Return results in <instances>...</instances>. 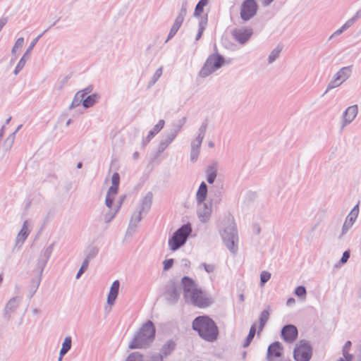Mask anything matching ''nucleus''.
Masks as SVG:
<instances>
[{
	"label": "nucleus",
	"instance_id": "nucleus-1",
	"mask_svg": "<svg viewBox=\"0 0 361 361\" xmlns=\"http://www.w3.org/2000/svg\"><path fill=\"white\" fill-rule=\"evenodd\" d=\"M183 297L185 302L200 308L209 306L213 300L207 294L198 288L195 281L188 276L182 279Z\"/></svg>",
	"mask_w": 361,
	"mask_h": 361
},
{
	"label": "nucleus",
	"instance_id": "nucleus-2",
	"mask_svg": "<svg viewBox=\"0 0 361 361\" xmlns=\"http://www.w3.org/2000/svg\"><path fill=\"white\" fill-rule=\"evenodd\" d=\"M192 329L204 340L213 342L217 338L218 328L214 322L207 316H200L192 322Z\"/></svg>",
	"mask_w": 361,
	"mask_h": 361
},
{
	"label": "nucleus",
	"instance_id": "nucleus-3",
	"mask_svg": "<svg viewBox=\"0 0 361 361\" xmlns=\"http://www.w3.org/2000/svg\"><path fill=\"white\" fill-rule=\"evenodd\" d=\"M155 328L151 321H148L140 328L128 345L129 349L145 348L154 341Z\"/></svg>",
	"mask_w": 361,
	"mask_h": 361
},
{
	"label": "nucleus",
	"instance_id": "nucleus-4",
	"mask_svg": "<svg viewBox=\"0 0 361 361\" xmlns=\"http://www.w3.org/2000/svg\"><path fill=\"white\" fill-rule=\"evenodd\" d=\"M53 249H54V243L47 246L43 250L42 253L40 255V256L39 257V258L37 259V267L38 269V276L35 279H33L31 281V284H30V290H29L30 298L34 295V294L36 293V291L39 286L42 272L44 271V269L52 252H53Z\"/></svg>",
	"mask_w": 361,
	"mask_h": 361
},
{
	"label": "nucleus",
	"instance_id": "nucleus-5",
	"mask_svg": "<svg viewBox=\"0 0 361 361\" xmlns=\"http://www.w3.org/2000/svg\"><path fill=\"white\" fill-rule=\"evenodd\" d=\"M221 235L227 249L231 254L235 255L238 249V236L236 226L233 219L229 221L228 225L224 228Z\"/></svg>",
	"mask_w": 361,
	"mask_h": 361
},
{
	"label": "nucleus",
	"instance_id": "nucleus-6",
	"mask_svg": "<svg viewBox=\"0 0 361 361\" xmlns=\"http://www.w3.org/2000/svg\"><path fill=\"white\" fill-rule=\"evenodd\" d=\"M224 58L218 53L209 55L200 71L199 76L201 78L208 77L219 69L224 65Z\"/></svg>",
	"mask_w": 361,
	"mask_h": 361
},
{
	"label": "nucleus",
	"instance_id": "nucleus-7",
	"mask_svg": "<svg viewBox=\"0 0 361 361\" xmlns=\"http://www.w3.org/2000/svg\"><path fill=\"white\" fill-rule=\"evenodd\" d=\"M192 232V228L189 224H185L173 233L169 239V246L171 250L176 251L182 247L186 242L188 237Z\"/></svg>",
	"mask_w": 361,
	"mask_h": 361
},
{
	"label": "nucleus",
	"instance_id": "nucleus-8",
	"mask_svg": "<svg viewBox=\"0 0 361 361\" xmlns=\"http://www.w3.org/2000/svg\"><path fill=\"white\" fill-rule=\"evenodd\" d=\"M312 354V347L306 341H300L298 343L293 350V357L295 361H309Z\"/></svg>",
	"mask_w": 361,
	"mask_h": 361
},
{
	"label": "nucleus",
	"instance_id": "nucleus-9",
	"mask_svg": "<svg viewBox=\"0 0 361 361\" xmlns=\"http://www.w3.org/2000/svg\"><path fill=\"white\" fill-rule=\"evenodd\" d=\"M352 69L350 66H345L341 68L336 74L334 75L332 79L327 85L326 92L336 88L346 81L351 75Z\"/></svg>",
	"mask_w": 361,
	"mask_h": 361
},
{
	"label": "nucleus",
	"instance_id": "nucleus-10",
	"mask_svg": "<svg viewBox=\"0 0 361 361\" xmlns=\"http://www.w3.org/2000/svg\"><path fill=\"white\" fill-rule=\"evenodd\" d=\"M258 6L255 0H245L240 6V16L243 22H247L257 13Z\"/></svg>",
	"mask_w": 361,
	"mask_h": 361
},
{
	"label": "nucleus",
	"instance_id": "nucleus-11",
	"mask_svg": "<svg viewBox=\"0 0 361 361\" xmlns=\"http://www.w3.org/2000/svg\"><path fill=\"white\" fill-rule=\"evenodd\" d=\"M253 32L251 27H237L232 30L231 36L235 42L243 45L250 40Z\"/></svg>",
	"mask_w": 361,
	"mask_h": 361
},
{
	"label": "nucleus",
	"instance_id": "nucleus-12",
	"mask_svg": "<svg viewBox=\"0 0 361 361\" xmlns=\"http://www.w3.org/2000/svg\"><path fill=\"white\" fill-rule=\"evenodd\" d=\"M197 204V215L199 221L202 224L209 222L212 214V201Z\"/></svg>",
	"mask_w": 361,
	"mask_h": 361
},
{
	"label": "nucleus",
	"instance_id": "nucleus-13",
	"mask_svg": "<svg viewBox=\"0 0 361 361\" xmlns=\"http://www.w3.org/2000/svg\"><path fill=\"white\" fill-rule=\"evenodd\" d=\"M357 114L358 106L357 104H354L346 108L341 116V128L343 129L350 124L357 117Z\"/></svg>",
	"mask_w": 361,
	"mask_h": 361
},
{
	"label": "nucleus",
	"instance_id": "nucleus-14",
	"mask_svg": "<svg viewBox=\"0 0 361 361\" xmlns=\"http://www.w3.org/2000/svg\"><path fill=\"white\" fill-rule=\"evenodd\" d=\"M30 233V229L29 228V222L28 221H25L23 224L21 229L16 235L13 250H20Z\"/></svg>",
	"mask_w": 361,
	"mask_h": 361
},
{
	"label": "nucleus",
	"instance_id": "nucleus-15",
	"mask_svg": "<svg viewBox=\"0 0 361 361\" xmlns=\"http://www.w3.org/2000/svg\"><path fill=\"white\" fill-rule=\"evenodd\" d=\"M186 5V3L183 4L180 11L178 16L176 17V18L175 19V21L169 31L168 37L166 39V42H167L176 34L180 27L181 26L183 22L184 21L185 17L186 16L187 14Z\"/></svg>",
	"mask_w": 361,
	"mask_h": 361
},
{
	"label": "nucleus",
	"instance_id": "nucleus-16",
	"mask_svg": "<svg viewBox=\"0 0 361 361\" xmlns=\"http://www.w3.org/2000/svg\"><path fill=\"white\" fill-rule=\"evenodd\" d=\"M359 214V204H357L351 209L348 215L346 216L344 224L342 226L341 234L343 236L347 233L350 228L353 226Z\"/></svg>",
	"mask_w": 361,
	"mask_h": 361
},
{
	"label": "nucleus",
	"instance_id": "nucleus-17",
	"mask_svg": "<svg viewBox=\"0 0 361 361\" xmlns=\"http://www.w3.org/2000/svg\"><path fill=\"white\" fill-rule=\"evenodd\" d=\"M42 35H43V33L38 35L30 43V44L27 47L26 51L24 53L23 56L20 59V61H18V63H17V65L14 69L13 74L15 75H17L20 73V71L23 68V67L25 66V65L26 63L27 60L29 59V56L30 55L32 50L33 49L34 47L35 46V44H37V42H38L39 38L42 36Z\"/></svg>",
	"mask_w": 361,
	"mask_h": 361
},
{
	"label": "nucleus",
	"instance_id": "nucleus-18",
	"mask_svg": "<svg viewBox=\"0 0 361 361\" xmlns=\"http://www.w3.org/2000/svg\"><path fill=\"white\" fill-rule=\"evenodd\" d=\"M180 290L174 283L167 285L165 292L166 299L171 304L176 302L180 297Z\"/></svg>",
	"mask_w": 361,
	"mask_h": 361
},
{
	"label": "nucleus",
	"instance_id": "nucleus-19",
	"mask_svg": "<svg viewBox=\"0 0 361 361\" xmlns=\"http://www.w3.org/2000/svg\"><path fill=\"white\" fill-rule=\"evenodd\" d=\"M281 336L286 342L293 343L298 336L297 328L293 325H286L281 330Z\"/></svg>",
	"mask_w": 361,
	"mask_h": 361
},
{
	"label": "nucleus",
	"instance_id": "nucleus-20",
	"mask_svg": "<svg viewBox=\"0 0 361 361\" xmlns=\"http://www.w3.org/2000/svg\"><path fill=\"white\" fill-rule=\"evenodd\" d=\"M282 350V345L279 342H274L271 344L267 350V360L269 361H275V357H281Z\"/></svg>",
	"mask_w": 361,
	"mask_h": 361
},
{
	"label": "nucleus",
	"instance_id": "nucleus-21",
	"mask_svg": "<svg viewBox=\"0 0 361 361\" xmlns=\"http://www.w3.org/2000/svg\"><path fill=\"white\" fill-rule=\"evenodd\" d=\"M20 303V298L18 297L11 298L6 304L4 312V315L9 318L12 313H13L18 308Z\"/></svg>",
	"mask_w": 361,
	"mask_h": 361
},
{
	"label": "nucleus",
	"instance_id": "nucleus-22",
	"mask_svg": "<svg viewBox=\"0 0 361 361\" xmlns=\"http://www.w3.org/2000/svg\"><path fill=\"white\" fill-rule=\"evenodd\" d=\"M120 283L118 280L114 281L110 288V290L107 297V304L113 305L118 296Z\"/></svg>",
	"mask_w": 361,
	"mask_h": 361
},
{
	"label": "nucleus",
	"instance_id": "nucleus-23",
	"mask_svg": "<svg viewBox=\"0 0 361 361\" xmlns=\"http://www.w3.org/2000/svg\"><path fill=\"white\" fill-rule=\"evenodd\" d=\"M152 193L151 192H147L146 195L142 198L141 204L137 207V209L142 213L147 214L151 208L152 204Z\"/></svg>",
	"mask_w": 361,
	"mask_h": 361
},
{
	"label": "nucleus",
	"instance_id": "nucleus-24",
	"mask_svg": "<svg viewBox=\"0 0 361 361\" xmlns=\"http://www.w3.org/2000/svg\"><path fill=\"white\" fill-rule=\"evenodd\" d=\"M123 203V199L116 202V204L114 207L112 209H109V211L104 214V220L105 223H110L114 218L116 216V214L119 211Z\"/></svg>",
	"mask_w": 361,
	"mask_h": 361
},
{
	"label": "nucleus",
	"instance_id": "nucleus-25",
	"mask_svg": "<svg viewBox=\"0 0 361 361\" xmlns=\"http://www.w3.org/2000/svg\"><path fill=\"white\" fill-rule=\"evenodd\" d=\"M175 137H173V135H171L169 133H167L163 137V138L161 139L158 145V153L163 152L168 147V146L173 141Z\"/></svg>",
	"mask_w": 361,
	"mask_h": 361
},
{
	"label": "nucleus",
	"instance_id": "nucleus-26",
	"mask_svg": "<svg viewBox=\"0 0 361 361\" xmlns=\"http://www.w3.org/2000/svg\"><path fill=\"white\" fill-rule=\"evenodd\" d=\"M207 196V185L204 182H202L197 192H196V201L197 203L206 202V198Z\"/></svg>",
	"mask_w": 361,
	"mask_h": 361
},
{
	"label": "nucleus",
	"instance_id": "nucleus-27",
	"mask_svg": "<svg viewBox=\"0 0 361 361\" xmlns=\"http://www.w3.org/2000/svg\"><path fill=\"white\" fill-rule=\"evenodd\" d=\"M358 13H357L354 17L351 18L350 19L348 20L339 29L336 30L330 37V39L340 35L343 32L350 27L355 21L356 20L357 18Z\"/></svg>",
	"mask_w": 361,
	"mask_h": 361
},
{
	"label": "nucleus",
	"instance_id": "nucleus-28",
	"mask_svg": "<svg viewBox=\"0 0 361 361\" xmlns=\"http://www.w3.org/2000/svg\"><path fill=\"white\" fill-rule=\"evenodd\" d=\"M164 123V120H160L158 123L154 126L153 129L149 132L145 142H149L151 139L163 128Z\"/></svg>",
	"mask_w": 361,
	"mask_h": 361
},
{
	"label": "nucleus",
	"instance_id": "nucleus-29",
	"mask_svg": "<svg viewBox=\"0 0 361 361\" xmlns=\"http://www.w3.org/2000/svg\"><path fill=\"white\" fill-rule=\"evenodd\" d=\"M206 175L207 181L209 184H212L214 182L217 175L216 166L215 165L209 166L206 171Z\"/></svg>",
	"mask_w": 361,
	"mask_h": 361
},
{
	"label": "nucleus",
	"instance_id": "nucleus-30",
	"mask_svg": "<svg viewBox=\"0 0 361 361\" xmlns=\"http://www.w3.org/2000/svg\"><path fill=\"white\" fill-rule=\"evenodd\" d=\"M176 348V343L172 340L168 341L164 343L161 349V353L163 356H166L172 353Z\"/></svg>",
	"mask_w": 361,
	"mask_h": 361
},
{
	"label": "nucleus",
	"instance_id": "nucleus-31",
	"mask_svg": "<svg viewBox=\"0 0 361 361\" xmlns=\"http://www.w3.org/2000/svg\"><path fill=\"white\" fill-rule=\"evenodd\" d=\"M99 97H100L98 94L94 93L87 96L85 99L83 98L82 106L85 108L91 107L96 103V102L97 101V99H99Z\"/></svg>",
	"mask_w": 361,
	"mask_h": 361
},
{
	"label": "nucleus",
	"instance_id": "nucleus-32",
	"mask_svg": "<svg viewBox=\"0 0 361 361\" xmlns=\"http://www.w3.org/2000/svg\"><path fill=\"white\" fill-rule=\"evenodd\" d=\"M120 182V176L118 173H113L111 176V186L109 188L108 191L111 193H117Z\"/></svg>",
	"mask_w": 361,
	"mask_h": 361
},
{
	"label": "nucleus",
	"instance_id": "nucleus-33",
	"mask_svg": "<svg viewBox=\"0 0 361 361\" xmlns=\"http://www.w3.org/2000/svg\"><path fill=\"white\" fill-rule=\"evenodd\" d=\"M72 338L71 336H66L62 343L61 348L60 350L61 355H65L71 348Z\"/></svg>",
	"mask_w": 361,
	"mask_h": 361
},
{
	"label": "nucleus",
	"instance_id": "nucleus-34",
	"mask_svg": "<svg viewBox=\"0 0 361 361\" xmlns=\"http://www.w3.org/2000/svg\"><path fill=\"white\" fill-rule=\"evenodd\" d=\"M209 0H200L196 5L194 16L200 18L203 12L204 7L209 4Z\"/></svg>",
	"mask_w": 361,
	"mask_h": 361
},
{
	"label": "nucleus",
	"instance_id": "nucleus-35",
	"mask_svg": "<svg viewBox=\"0 0 361 361\" xmlns=\"http://www.w3.org/2000/svg\"><path fill=\"white\" fill-rule=\"evenodd\" d=\"M269 313L267 310H264L261 312L259 319V324L258 326V333H259L263 329L265 324L267 323V322L269 319Z\"/></svg>",
	"mask_w": 361,
	"mask_h": 361
},
{
	"label": "nucleus",
	"instance_id": "nucleus-36",
	"mask_svg": "<svg viewBox=\"0 0 361 361\" xmlns=\"http://www.w3.org/2000/svg\"><path fill=\"white\" fill-rule=\"evenodd\" d=\"M255 333H256V325H255V324H254L251 326V327L250 329L249 334L243 344V348H247L250 345V343H251L252 340L253 339V338L255 335Z\"/></svg>",
	"mask_w": 361,
	"mask_h": 361
},
{
	"label": "nucleus",
	"instance_id": "nucleus-37",
	"mask_svg": "<svg viewBox=\"0 0 361 361\" xmlns=\"http://www.w3.org/2000/svg\"><path fill=\"white\" fill-rule=\"evenodd\" d=\"M116 194L117 193H111L109 191H107L105 199V204L109 209H112L114 207L116 204V203L114 204V202Z\"/></svg>",
	"mask_w": 361,
	"mask_h": 361
},
{
	"label": "nucleus",
	"instance_id": "nucleus-38",
	"mask_svg": "<svg viewBox=\"0 0 361 361\" xmlns=\"http://www.w3.org/2000/svg\"><path fill=\"white\" fill-rule=\"evenodd\" d=\"M207 23V16L204 18H201V20L199 23V29L198 32L196 35L195 40H199L202 35V33L206 27Z\"/></svg>",
	"mask_w": 361,
	"mask_h": 361
},
{
	"label": "nucleus",
	"instance_id": "nucleus-39",
	"mask_svg": "<svg viewBox=\"0 0 361 361\" xmlns=\"http://www.w3.org/2000/svg\"><path fill=\"white\" fill-rule=\"evenodd\" d=\"M98 248L95 246H90L87 248L86 251V257L85 260H87L90 262V260L96 257L98 253Z\"/></svg>",
	"mask_w": 361,
	"mask_h": 361
},
{
	"label": "nucleus",
	"instance_id": "nucleus-40",
	"mask_svg": "<svg viewBox=\"0 0 361 361\" xmlns=\"http://www.w3.org/2000/svg\"><path fill=\"white\" fill-rule=\"evenodd\" d=\"M351 341H348L345 343L342 348V353L343 358L353 359V355L349 353V350L351 347Z\"/></svg>",
	"mask_w": 361,
	"mask_h": 361
},
{
	"label": "nucleus",
	"instance_id": "nucleus-41",
	"mask_svg": "<svg viewBox=\"0 0 361 361\" xmlns=\"http://www.w3.org/2000/svg\"><path fill=\"white\" fill-rule=\"evenodd\" d=\"M24 44V38L23 37H19L16 41L14 46L11 49V54L15 57L16 56V53L18 50H20Z\"/></svg>",
	"mask_w": 361,
	"mask_h": 361
},
{
	"label": "nucleus",
	"instance_id": "nucleus-42",
	"mask_svg": "<svg viewBox=\"0 0 361 361\" xmlns=\"http://www.w3.org/2000/svg\"><path fill=\"white\" fill-rule=\"evenodd\" d=\"M82 101H83L82 94L77 92L75 94L71 105L69 106V109H74V108L78 106L81 104V102L82 103Z\"/></svg>",
	"mask_w": 361,
	"mask_h": 361
},
{
	"label": "nucleus",
	"instance_id": "nucleus-43",
	"mask_svg": "<svg viewBox=\"0 0 361 361\" xmlns=\"http://www.w3.org/2000/svg\"><path fill=\"white\" fill-rule=\"evenodd\" d=\"M15 138H16V132L12 133L7 137V138L6 139L4 144L6 150H8L12 147L14 140H15Z\"/></svg>",
	"mask_w": 361,
	"mask_h": 361
},
{
	"label": "nucleus",
	"instance_id": "nucleus-44",
	"mask_svg": "<svg viewBox=\"0 0 361 361\" xmlns=\"http://www.w3.org/2000/svg\"><path fill=\"white\" fill-rule=\"evenodd\" d=\"M185 118H183V119L180 121V123L174 126L173 129H171L169 133L171 135H173V137L176 138V135L179 133V131L181 130L182 126L185 123Z\"/></svg>",
	"mask_w": 361,
	"mask_h": 361
},
{
	"label": "nucleus",
	"instance_id": "nucleus-45",
	"mask_svg": "<svg viewBox=\"0 0 361 361\" xmlns=\"http://www.w3.org/2000/svg\"><path fill=\"white\" fill-rule=\"evenodd\" d=\"M281 51V48L279 47H276V49L271 51V52L268 56L269 63H273L279 56Z\"/></svg>",
	"mask_w": 361,
	"mask_h": 361
},
{
	"label": "nucleus",
	"instance_id": "nucleus-46",
	"mask_svg": "<svg viewBox=\"0 0 361 361\" xmlns=\"http://www.w3.org/2000/svg\"><path fill=\"white\" fill-rule=\"evenodd\" d=\"M142 212L137 209V210L132 214L130 223L138 225L139 222L142 220Z\"/></svg>",
	"mask_w": 361,
	"mask_h": 361
},
{
	"label": "nucleus",
	"instance_id": "nucleus-47",
	"mask_svg": "<svg viewBox=\"0 0 361 361\" xmlns=\"http://www.w3.org/2000/svg\"><path fill=\"white\" fill-rule=\"evenodd\" d=\"M126 361H143V356L138 352H133L127 357Z\"/></svg>",
	"mask_w": 361,
	"mask_h": 361
},
{
	"label": "nucleus",
	"instance_id": "nucleus-48",
	"mask_svg": "<svg viewBox=\"0 0 361 361\" xmlns=\"http://www.w3.org/2000/svg\"><path fill=\"white\" fill-rule=\"evenodd\" d=\"M137 225L133 223H129L128 228L126 232V236L132 237L137 231Z\"/></svg>",
	"mask_w": 361,
	"mask_h": 361
},
{
	"label": "nucleus",
	"instance_id": "nucleus-49",
	"mask_svg": "<svg viewBox=\"0 0 361 361\" xmlns=\"http://www.w3.org/2000/svg\"><path fill=\"white\" fill-rule=\"evenodd\" d=\"M271 278V274L264 271L260 274V285L263 286Z\"/></svg>",
	"mask_w": 361,
	"mask_h": 361
},
{
	"label": "nucleus",
	"instance_id": "nucleus-50",
	"mask_svg": "<svg viewBox=\"0 0 361 361\" xmlns=\"http://www.w3.org/2000/svg\"><path fill=\"white\" fill-rule=\"evenodd\" d=\"M207 122L204 121L202 123V125L199 128L198 134H197V137L204 139V135H205V133L207 130Z\"/></svg>",
	"mask_w": 361,
	"mask_h": 361
},
{
	"label": "nucleus",
	"instance_id": "nucleus-51",
	"mask_svg": "<svg viewBox=\"0 0 361 361\" xmlns=\"http://www.w3.org/2000/svg\"><path fill=\"white\" fill-rule=\"evenodd\" d=\"M202 141L203 139L196 137L191 142V149L200 150Z\"/></svg>",
	"mask_w": 361,
	"mask_h": 361
},
{
	"label": "nucleus",
	"instance_id": "nucleus-52",
	"mask_svg": "<svg viewBox=\"0 0 361 361\" xmlns=\"http://www.w3.org/2000/svg\"><path fill=\"white\" fill-rule=\"evenodd\" d=\"M88 265H89V262H87V260L84 259L80 268L79 269V270L76 274L77 279H78L81 276V275L84 273V271L87 269Z\"/></svg>",
	"mask_w": 361,
	"mask_h": 361
},
{
	"label": "nucleus",
	"instance_id": "nucleus-53",
	"mask_svg": "<svg viewBox=\"0 0 361 361\" xmlns=\"http://www.w3.org/2000/svg\"><path fill=\"white\" fill-rule=\"evenodd\" d=\"M306 293L305 287L303 286H299L295 289V294L299 297L305 298Z\"/></svg>",
	"mask_w": 361,
	"mask_h": 361
},
{
	"label": "nucleus",
	"instance_id": "nucleus-54",
	"mask_svg": "<svg viewBox=\"0 0 361 361\" xmlns=\"http://www.w3.org/2000/svg\"><path fill=\"white\" fill-rule=\"evenodd\" d=\"M163 73V68L162 67L159 68L154 73V74L152 76V82L153 84H154L161 76Z\"/></svg>",
	"mask_w": 361,
	"mask_h": 361
},
{
	"label": "nucleus",
	"instance_id": "nucleus-55",
	"mask_svg": "<svg viewBox=\"0 0 361 361\" xmlns=\"http://www.w3.org/2000/svg\"><path fill=\"white\" fill-rule=\"evenodd\" d=\"M145 361H163V355L160 353H155L149 356Z\"/></svg>",
	"mask_w": 361,
	"mask_h": 361
},
{
	"label": "nucleus",
	"instance_id": "nucleus-56",
	"mask_svg": "<svg viewBox=\"0 0 361 361\" xmlns=\"http://www.w3.org/2000/svg\"><path fill=\"white\" fill-rule=\"evenodd\" d=\"M200 268H203L205 270V271L207 273H212L215 269V267L214 264H206V263H202L200 266Z\"/></svg>",
	"mask_w": 361,
	"mask_h": 361
},
{
	"label": "nucleus",
	"instance_id": "nucleus-57",
	"mask_svg": "<svg viewBox=\"0 0 361 361\" xmlns=\"http://www.w3.org/2000/svg\"><path fill=\"white\" fill-rule=\"evenodd\" d=\"M173 259H165L163 262L164 270L167 271V270L170 269L173 267Z\"/></svg>",
	"mask_w": 361,
	"mask_h": 361
},
{
	"label": "nucleus",
	"instance_id": "nucleus-58",
	"mask_svg": "<svg viewBox=\"0 0 361 361\" xmlns=\"http://www.w3.org/2000/svg\"><path fill=\"white\" fill-rule=\"evenodd\" d=\"M200 154V150L191 149L190 151V161L195 162L197 161Z\"/></svg>",
	"mask_w": 361,
	"mask_h": 361
},
{
	"label": "nucleus",
	"instance_id": "nucleus-59",
	"mask_svg": "<svg viewBox=\"0 0 361 361\" xmlns=\"http://www.w3.org/2000/svg\"><path fill=\"white\" fill-rule=\"evenodd\" d=\"M92 90V86H88L87 87H85V89L82 90H80L78 92V93H80L82 94V98L85 97V96L89 93H90Z\"/></svg>",
	"mask_w": 361,
	"mask_h": 361
},
{
	"label": "nucleus",
	"instance_id": "nucleus-60",
	"mask_svg": "<svg viewBox=\"0 0 361 361\" xmlns=\"http://www.w3.org/2000/svg\"><path fill=\"white\" fill-rule=\"evenodd\" d=\"M67 82V78H64L62 80H61L56 85V89L58 90H61L63 89V87L66 85Z\"/></svg>",
	"mask_w": 361,
	"mask_h": 361
},
{
	"label": "nucleus",
	"instance_id": "nucleus-61",
	"mask_svg": "<svg viewBox=\"0 0 361 361\" xmlns=\"http://www.w3.org/2000/svg\"><path fill=\"white\" fill-rule=\"evenodd\" d=\"M349 257H350V252L349 251H345L343 253V255L341 257V263L345 264V262H347V261L348 260Z\"/></svg>",
	"mask_w": 361,
	"mask_h": 361
},
{
	"label": "nucleus",
	"instance_id": "nucleus-62",
	"mask_svg": "<svg viewBox=\"0 0 361 361\" xmlns=\"http://www.w3.org/2000/svg\"><path fill=\"white\" fill-rule=\"evenodd\" d=\"M6 23H7V19L6 18H0V31L2 30V28L6 24Z\"/></svg>",
	"mask_w": 361,
	"mask_h": 361
},
{
	"label": "nucleus",
	"instance_id": "nucleus-63",
	"mask_svg": "<svg viewBox=\"0 0 361 361\" xmlns=\"http://www.w3.org/2000/svg\"><path fill=\"white\" fill-rule=\"evenodd\" d=\"M295 300L293 298H290L287 300L286 305L288 306H290L293 304H295Z\"/></svg>",
	"mask_w": 361,
	"mask_h": 361
},
{
	"label": "nucleus",
	"instance_id": "nucleus-64",
	"mask_svg": "<svg viewBox=\"0 0 361 361\" xmlns=\"http://www.w3.org/2000/svg\"><path fill=\"white\" fill-rule=\"evenodd\" d=\"M274 0H262V4L264 6L269 5Z\"/></svg>",
	"mask_w": 361,
	"mask_h": 361
}]
</instances>
